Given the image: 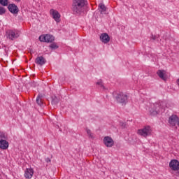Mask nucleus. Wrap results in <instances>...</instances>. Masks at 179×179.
Returning <instances> with one entry per match:
<instances>
[{
  "mask_svg": "<svg viewBox=\"0 0 179 179\" xmlns=\"http://www.w3.org/2000/svg\"><path fill=\"white\" fill-rule=\"evenodd\" d=\"M166 101H159L155 103H152L150 108L151 115H157L159 113H163L166 108Z\"/></svg>",
  "mask_w": 179,
  "mask_h": 179,
  "instance_id": "obj_1",
  "label": "nucleus"
},
{
  "mask_svg": "<svg viewBox=\"0 0 179 179\" xmlns=\"http://www.w3.org/2000/svg\"><path fill=\"white\" fill-rule=\"evenodd\" d=\"M87 3V0H74L72 10L74 15H80L85 9V5Z\"/></svg>",
  "mask_w": 179,
  "mask_h": 179,
  "instance_id": "obj_2",
  "label": "nucleus"
},
{
  "mask_svg": "<svg viewBox=\"0 0 179 179\" xmlns=\"http://www.w3.org/2000/svg\"><path fill=\"white\" fill-rule=\"evenodd\" d=\"M7 139L8 135L0 131V149H2V150H6L9 148V142L6 141Z\"/></svg>",
  "mask_w": 179,
  "mask_h": 179,
  "instance_id": "obj_3",
  "label": "nucleus"
},
{
  "mask_svg": "<svg viewBox=\"0 0 179 179\" xmlns=\"http://www.w3.org/2000/svg\"><path fill=\"white\" fill-rule=\"evenodd\" d=\"M117 103L122 104V106L128 103V95L124 92H118L116 95H114Z\"/></svg>",
  "mask_w": 179,
  "mask_h": 179,
  "instance_id": "obj_4",
  "label": "nucleus"
},
{
  "mask_svg": "<svg viewBox=\"0 0 179 179\" xmlns=\"http://www.w3.org/2000/svg\"><path fill=\"white\" fill-rule=\"evenodd\" d=\"M152 127L150 126H145L143 129H139L137 131L138 135L143 136V138H148V136H152Z\"/></svg>",
  "mask_w": 179,
  "mask_h": 179,
  "instance_id": "obj_5",
  "label": "nucleus"
},
{
  "mask_svg": "<svg viewBox=\"0 0 179 179\" xmlns=\"http://www.w3.org/2000/svg\"><path fill=\"white\" fill-rule=\"evenodd\" d=\"M6 36L10 40H15L20 36V31L17 29H9L6 31Z\"/></svg>",
  "mask_w": 179,
  "mask_h": 179,
  "instance_id": "obj_6",
  "label": "nucleus"
},
{
  "mask_svg": "<svg viewBox=\"0 0 179 179\" xmlns=\"http://www.w3.org/2000/svg\"><path fill=\"white\" fill-rule=\"evenodd\" d=\"M55 40L54 36L51 34H43L39 36V41L42 43H52Z\"/></svg>",
  "mask_w": 179,
  "mask_h": 179,
  "instance_id": "obj_7",
  "label": "nucleus"
},
{
  "mask_svg": "<svg viewBox=\"0 0 179 179\" xmlns=\"http://www.w3.org/2000/svg\"><path fill=\"white\" fill-rule=\"evenodd\" d=\"M168 122L170 127H177L179 125V118L177 115H172L169 117Z\"/></svg>",
  "mask_w": 179,
  "mask_h": 179,
  "instance_id": "obj_8",
  "label": "nucleus"
},
{
  "mask_svg": "<svg viewBox=\"0 0 179 179\" xmlns=\"http://www.w3.org/2000/svg\"><path fill=\"white\" fill-rule=\"evenodd\" d=\"M103 142L106 148H113L114 146V140L108 136L103 138Z\"/></svg>",
  "mask_w": 179,
  "mask_h": 179,
  "instance_id": "obj_9",
  "label": "nucleus"
},
{
  "mask_svg": "<svg viewBox=\"0 0 179 179\" xmlns=\"http://www.w3.org/2000/svg\"><path fill=\"white\" fill-rule=\"evenodd\" d=\"M169 167L173 171H178L179 170V162L177 159H171L169 162Z\"/></svg>",
  "mask_w": 179,
  "mask_h": 179,
  "instance_id": "obj_10",
  "label": "nucleus"
},
{
  "mask_svg": "<svg viewBox=\"0 0 179 179\" xmlns=\"http://www.w3.org/2000/svg\"><path fill=\"white\" fill-rule=\"evenodd\" d=\"M8 9L13 15H17L19 13V8L15 3L8 4Z\"/></svg>",
  "mask_w": 179,
  "mask_h": 179,
  "instance_id": "obj_11",
  "label": "nucleus"
},
{
  "mask_svg": "<svg viewBox=\"0 0 179 179\" xmlns=\"http://www.w3.org/2000/svg\"><path fill=\"white\" fill-rule=\"evenodd\" d=\"M50 13L52 15V18L57 23H59V19H61V15L57 10H55L54 9H51L50 10Z\"/></svg>",
  "mask_w": 179,
  "mask_h": 179,
  "instance_id": "obj_12",
  "label": "nucleus"
},
{
  "mask_svg": "<svg viewBox=\"0 0 179 179\" xmlns=\"http://www.w3.org/2000/svg\"><path fill=\"white\" fill-rule=\"evenodd\" d=\"M100 41L103 44H108V43H110V36L107 33H103L100 36Z\"/></svg>",
  "mask_w": 179,
  "mask_h": 179,
  "instance_id": "obj_13",
  "label": "nucleus"
},
{
  "mask_svg": "<svg viewBox=\"0 0 179 179\" xmlns=\"http://www.w3.org/2000/svg\"><path fill=\"white\" fill-rule=\"evenodd\" d=\"M45 62H47V60H45V58H44V57L43 56L37 57L35 59V63L40 66H43V65H45Z\"/></svg>",
  "mask_w": 179,
  "mask_h": 179,
  "instance_id": "obj_14",
  "label": "nucleus"
},
{
  "mask_svg": "<svg viewBox=\"0 0 179 179\" xmlns=\"http://www.w3.org/2000/svg\"><path fill=\"white\" fill-rule=\"evenodd\" d=\"M33 174H34V170L31 168H27L24 171V177L25 178L30 179L33 177Z\"/></svg>",
  "mask_w": 179,
  "mask_h": 179,
  "instance_id": "obj_15",
  "label": "nucleus"
},
{
  "mask_svg": "<svg viewBox=\"0 0 179 179\" xmlns=\"http://www.w3.org/2000/svg\"><path fill=\"white\" fill-rule=\"evenodd\" d=\"M98 9L101 13V15H106V12L107 10V7L103 3H100L98 6Z\"/></svg>",
  "mask_w": 179,
  "mask_h": 179,
  "instance_id": "obj_16",
  "label": "nucleus"
},
{
  "mask_svg": "<svg viewBox=\"0 0 179 179\" xmlns=\"http://www.w3.org/2000/svg\"><path fill=\"white\" fill-rule=\"evenodd\" d=\"M157 75L159 76V78H160V79H162V80H166V77L164 76V75H166V71L158 70Z\"/></svg>",
  "mask_w": 179,
  "mask_h": 179,
  "instance_id": "obj_17",
  "label": "nucleus"
},
{
  "mask_svg": "<svg viewBox=\"0 0 179 179\" xmlns=\"http://www.w3.org/2000/svg\"><path fill=\"white\" fill-rule=\"evenodd\" d=\"M1 6H9V0H0Z\"/></svg>",
  "mask_w": 179,
  "mask_h": 179,
  "instance_id": "obj_18",
  "label": "nucleus"
},
{
  "mask_svg": "<svg viewBox=\"0 0 179 179\" xmlns=\"http://www.w3.org/2000/svg\"><path fill=\"white\" fill-rule=\"evenodd\" d=\"M86 132L89 136V138H90V139H94V134H93V133H92V131L89 129H86Z\"/></svg>",
  "mask_w": 179,
  "mask_h": 179,
  "instance_id": "obj_19",
  "label": "nucleus"
},
{
  "mask_svg": "<svg viewBox=\"0 0 179 179\" xmlns=\"http://www.w3.org/2000/svg\"><path fill=\"white\" fill-rule=\"evenodd\" d=\"M99 87H101L103 90H106V87H104V85L103 84V80H99L96 83Z\"/></svg>",
  "mask_w": 179,
  "mask_h": 179,
  "instance_id": "obj_20",
  "label": "nucleus"
},
{
  "mask_svg": "<svg viewBox=\"0 0 179 179\" xmlns=\"http://www.w3.org/2000/svg\"><path fill=\"white\" fill-rule=\"evenodd\" d=\"M59 101L58 100V98H57V96H55L54 98H52V106H57Z\"/></svg>",
  "mask_w": 179,
  "mask_h": 179,
  "instance_id": "obj_21",
  "label": "nucleus"
},
{
  "mask_svg": "<svg viewBox=\"0 0 179 179\" xmlns=\"http://www.w3.org/2000/svg\"><path fill=\"white\" fill-rule=\"evenodd\" d=\"M36 103L38 106H42L43 105V102L41 101V96H37Z\"/></svg>",
  "mask_w": 179,
  "mask_h": 179,
  "instance_id": "obj_22",
  "label": "nucleus"
},
{
  "mask_svg": "<svg viewBox=\"0 0 179 179\" xmlns=\"http://www.w3.org/2000/svg\"><path fill=\"white\" fill-rule=\"evenodd\" d=\"M50 48L52 50H57V48H58V45H57L55 43H52L50 45Z\"/></svg>",
  "mask_w": 179,
  "mask_h": 179,
  "instance_id": "obj_23",
  "label": "nucleus"
},
{
  "mask_svg": "<svg viewBox=\"0 0 179 179\" xmlns=\"http://www.w3.org/2000/svg\"><path fill=\"white\" fill-rule=\"evenodd\" d=\"M5 12H6L5 8L0 6V15H3Z\"/></svg>",
  "mask_w": 179,
  "mask_h": 179,
  "instance_id": "obj_24",
  "label": "nucleus"
},
{
  "mask_svg": "<svg viewBox=\"0 0 179 179\" xmlns=\"http://www.w3.org/2000/svg\"><path fill=\"white\" fill-rule=\"evenodd\" d=\"M176 171L174 174V176H176V177H179V169L178 171Z\"/></svg>",
  "mask_w": 179,
  "mask_h": 179,
  "instance_id": "obj_25",
  "label": "nucleus"
},
{
  "mask_svg": "<svg viewBox=\"0 0 179 179\" xmlns=\"http://www.w3.org/2000/svg\"><path fill=\"white\" fill-rule=\"evenodd\" d=\"M45 162H46V163H50V162H51V159H50V158H45Z\"/></svg>",
  "mask_w": 179,
  "mask_h": 179,
  "instance_id": "obj_26",
  "label": "nucleus"
},
{
  "mask_svg": "<svg viewBox=\"0 0 179 179\" xmlns=\"http://www.w3.org/2000/svg\"><path fill=\"white\" fill-rule=\"evenodd\" d=\"M176 83L179 86V78L176 80Z\"/></svg>",
  "mask_w": 179,
  "mask_h": 179,
  "instance_id": "obj_27",
  "label": "nucleus"
},
{
  "mask_svg": "<svg viewBox=\"0 0 179 179\" xmlns=\"http://www.w3.org/2000/svg\"><path fill=\"white\" fill-rule=\"evenodd\" d=\"M152 40H156V36L152 37Z\"/></svg>",
  "mask_w": 179,
  "mask_h": 179,
  "instance_id": "obj_28",
  "label": "nucleus"
},
{
  "mask_svg": "<svg viewBox=\"0 0 179 179\" xmlns=\"http://www.w3.org/2000/svg\"><path fill=\"white\" fill-rule=\"evenodd\" d=\"M16 2H20V0H15Z\"/></svg>",
  "mask_w": 179,
  "mask_h": 179,
  "instance_id": "obj_29",
  "label": "nucleus"
}]
</instances>
